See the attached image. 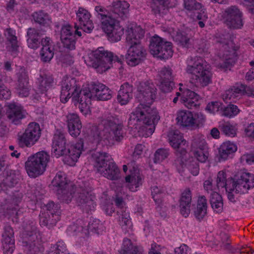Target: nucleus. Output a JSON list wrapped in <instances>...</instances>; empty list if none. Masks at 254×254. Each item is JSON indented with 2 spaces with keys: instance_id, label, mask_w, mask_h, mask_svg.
<instances>
[{
  "instance_id": "1",
  "label": "nucleus",
  "mask_w": 254,
  "mask_h": 254,
  "mask_svg": "<svg viewBox=\"0 0 254 254\" xmlns=\"http://www.w3.org/2000/svg\"><path fill=\"white\" fill-rule=\"evenodd\" d=\"M90 136L97 143L103 140L106 144H114L124 138L123 125L114 119H103L98 126H92Z\"/></svg>"
},
{
  "instance_id": "2",
  "label": "nucleus",
  "mask_w": 254,
  "mask_h": 254,
  "mask_svg": "<svg viewBox=\"0 0 254 254\" xmlns=\"http://www.w3.org/2000/svg\"><path fill=\"white\" fill-rule=\"evenodd\" d=\"M66 145L64 133L61 129H57L52 139V153L57 158L64 156V164L74 166L79 158V143L71 144L68 149Z\"/></svg>"
},
{
  "instance_id": "3",
  "label": "nucleus",
  "mask_w": 254,
  "mask_h": 254,
  "mask_svg": "<svg viewBox=\"0 0 254 254\" xmlns=\"http://www.w3.org/2000/svg\"><path fill=\"white\" fill-rule=\"evenodd\" d=\"M85 63L89 66L97 69V72L102 73L111 67L113 62L122 63L124 57L114 56L113 54L105 50L103 47H99L86 57H83Z\"/></svg>"
},
{
  "instance_id": "4",
  "label": "nucleus",
  "mask_w": 254,
  "mask_h": 254,
  "mask_svg": "<svg viewBox=\"0 0 254 254\" xmlns=\"http://www.w3.org/2000/svg\"><path fill=\"white\" fill-rule=\"evenodd\" d=\"M94 168L97 172L111 180L119 178L120 170L113 159L108 153L96 152L92 155Z\"/></svg>"
},
{
  "instance_id": "5",
  "label": "nucleus",
  "mask_w": 254,
  "mask_h": 254,
  "mask_svg": "<svg viewBox=\"0 0 254 254\" xmlns=\"http://www.w3.org/2000/svg\"><path fill=\"white\" fill-rule=\"evenodd\" d=\"M136 86L139 102L138 106L150 112L151 116L157 117L159 115L157 110L151 108L157 94V88L154 84L150 80H139L136 82Z\"/></svg>"
},
{
  "instance_id": "6",
  "label": "nucleus",
  "mask_w": 254,
  "mask_h": 254,
  "mask_svg": "<svg viewBox=\"0 0 254 254\" xmlns=\"http://www.w3.org/2000/svg\"><path fill=\"white\" fill-rule=\"evenodd\" d=\"M52 185L56 188L58 198L68 203L76 191V187L68 180L64 173L58 172L52 182Z\"/></svg>"
},
{
  "instance_id": "7",
  "label": "nucleus",
  "mask_w": 254,
  "mask_h": 254,
  "mask_svg": "<svg viewBox=\"0 0 254 254\" xmlns=\"http://www.w3.org/2000/svg\"><path fill=\"white\" fill-rule=\"evenodd\" d=\"M49 155L45 151L39 152L28 158L25 167L28 176L35 178L43 174L46 170Z\"/></svg>"
},
{
  "instance_id": "8",
  "label": "nucleus",
  "mask_w": 254,
  "mask_h": 254,
  "mask_svg": "<svg viewBox=\"0 0 254 254\" xmlns=\"http://www.w3.org/2000/svg\"><path fill=\"white\" fill-rule=\"evenodd\" d=\"M177 124L182 127L194 129L199 127L205 122V117L201 113L188 110H180L177 113Z\"/></svg>"
},
{
  "instance_id": "9",
  "label": "nucleus",
  "mask_w": 254,
  "mask_h": 254,
  "mask_svg": "<svg viewBox=\"0 0 254 254\" xmlns=\"http://www.w3.org/2000/svg\"><path fill=\"white\" fill-rule=\"evenodd\" d=\"M188 73L194 75L196 79H211L213 73L210 66L200 57H191L187 68Z\"/></svg>"
},
{
  "instance_id": "10",
  "label": "nucleus",
  "mask_w": 254,
  "mask_h": 254,
  "mask_svg": "<svg viewBox=\"0 0 254 254\" xmlns=\"http://www.w3.org/2000/svg\"><path fill=\"white\" fill-rule=\"evenodd\" d=\"M82 91L83 94L90 99L95 97L98 100L105 101L112 98L111 90L105 85L100 83L98 81H92L80 90V93Z\"/></svg>"
},
{
  "instance_id": "11",
  "label": "nucleus",
  "mask_w": 254,
  "mask_h": 254,
  "mask_svg": "<svg viewBox=\"0 0 254 254\" xmlns=\"http://www.w3.org/2000/svg\"><path fill=\"white\" fill-rule=\"evenodd\" d=\"M147 110L138 106L135 111L131 113L130 118L128 122V126L130 128H137V125L138 122H142L143 124L146 125H154L157 123L160 119V117L157 115V117L154 116H151L150 112H148Z\"/></svg>"
},
{
  "instance_id": "12",
  "label": "nucleus",
  "mask_w": 254,
  "mask_h": 254,
  "mask_svg": "<svg viewBox=\"0 0 254 254\" xmlns=\"http://www.w3.org/2000/svg\"><path fill=\"white\" fill-rule=\"evenodd\" d=\"M41 133L39 125L35 122L30 123L23 133L18 134V143L21 147H31L38 140Z\"/></svg>"
},
{
  "instance_id": "13",
  "label": "nucleus",
  "mask_w": 254,
  "mask_h": 254,
  "mask_svg": "<svg viewBox=\"0 0 254 254\" xmlns=\"http://www.w3.org/2000/svg\"><path fill=\"white\" fill-rule=\"evenodd\" d=\"M234 190L237 193H245L254 187V175L240 170L233 177Z\"/></svg>"
},
{
  "instance_id": "14",
  "label": "nucleus",
  "mask_w": 254,
  "mask_h": 254,
  "mask_svg": "<svg viewBox=\"0 0 254 254\" xmlns=\"http://www.w3.org/2000/svg\"><path fill=\"white\" fill-rule=\"evenodd\" d=\"M224 23L230 28L239 29L243 25L242 13L235 6L226 8L222 14Z\"/></svg>"
},
{
  "instance_id": "15",
  "label": "nucleus",
  "mask_w": 254,
  "mask_h": 254,
  "mask_svg": "<svg viewBox=\"0 0 254 254\" xmlns=\"http://www.w3.org/2000/svg\"><path fill=\"white\" fill-rule=\"evenodd\" d=\"M103 30L106 34L109 40L112 42L120 41L124 34V29L119 23V21L116 18L110 21H103Z\"/></svg>"
},
{
  "instance_id": "16",
  "label": "nucleus",
  "mask_w": 254,
  "mask_h": 254,
  "mask_svg": "<svg viewBox=\"0 0 254 254\" xmlns=\"http://www.w3.org/2000/svg\"><path fill=\"white\" fill-rule=\"evenodd\" d=\"M128 46L129 48L124 60H125L126 63L130 66H135L140 64L145 58L146 51L140 42Z\"/></svg>"
},
{
  "instance_id": "17",
  "label": "nucleus",
  "mask_w": 254,
  "mask_h": 254,
  "mask_svg": "<svg viewBox=\"0 0 254 254\" xmlns=\"http://www.w3.org/2000/svg\"><path fill=\"white\" fill-rule=\"evenodd\" d=\"M234 45L233 42L230 40L223 46L225 51L223 55L225 61L220 64V68L226 70L235 64L237 60L236 51L238 47H235Z\"/></svg>"
},
{
  "instance_id": "18",
  "label": "nucleus",
  "mask_w": 254,
  "mask_h": 254,
  "mask_svg": "<svg viewBox=\"0 0 254 254\" xmlns=\"http://www.w3.org/2000/svg\"><path fill=\"white\" fill-rule=\"evenodd\" d=\"M2 246L4 254H12L15 248L14 232L12 227L6 225L2 234Z\"/></svg>"
},
{
  "instance_id": "19",
  "label": "nucleus",
  "mask_w": 254,
  "mask_h": 254,
  "mask_svg": "<svg viewBox=\"0 0 254 254\" xmlns=\"http://www.w3.org/2000/svg\"><path fill=\"white\" fill-rule=\"evenodd\" d=\"M192 192L190 188L185 189L181 193L179 200L180 213L185 218L190 213Z\"/></svg>"
},
{
  "instance_id": "20",
  "label": "nucleus",
  "mask_w": 254,
  "mask_h": 254,
  "mask_svg": "<svg viewBox=\"0 0 254 254\" xmlns=\"http://www.w3.org/2000/svg\"><path fill=\"white\" fill-rule=\"evenodd\" d=\"M72 27L69 25H64L61 30L62 43L64 48L69 50L75 49V39Z\"/></svg>"
},
{
  "instance_id": "21",
  "label": "nucleus",
  "mask_w": 254,
  "mask_h": 254,
  "mask_svg": "<svg viewBox=\"0 0 254 254\" xmlns=\"http://www.w3.org/2000/svg\"><path fill=\"white\" fill-rule=\"evenodd\" d=\"M9 111L7 114L9 121L15 125H19L21 120L26 117V112L21 106L15 104L9 105Z\"/></svg>"
},
{
  "instance_id": "22",
  "label": "nucleus",
  "mask_w": 254,
  "mask_h": 254,
  "mask_svg": "<svg viewBox=\"0 0 254 254\" xmlns=\"http://www.w3.org/2000/svg\"><path fill=\"white\" fill-rule=\"evenodd\" d=\"M42 48L40 52L41 60L44 62H49L54 57V46L49 37L43 38L41 41Z\"/></svg>"
},
{
  "instance_id": "23",
  "label": "nucleus",
  "mask_w": 254,
  "mask_h": 254,
  "mask_svg": "<svg viewBox=\"0 0 254 254\" xmlns=\"http://www.w3.org/2000/svg\"><path fill=\"white\" fill-rule=\"evenodd\" d=\"M129 6V4L126 1H114L112 3L111 15L116 19L119 17L123 18L128 13Z\"/></svg>"
},
{
  "instance_id": "24",
  "label": "nucleus",
  "mask_w": 254,
  "mask_h": 254,
  "mask_svg": "<svg viewBox=\"0 0 254 254\" xmlns=\"http://www.w3.org/2000/svg\"><path fill=\"white\" fill-rule=\"evenodd\" d=\"M68 131L73 137L79 135V117L76 114H69L66 116Z\"/></svg>"
},
{
  "instance_id": "25",
  "label": "nucleus",
  "mask_w": 254,
  "mask_h": 254,
  "mask_svg": "<svg viewBox=\"0 0 254 254\" xmlns=\"http://www.w3.org/2000/svg\"><path fill=\"white\" fill-rule=\"evenodd\" d=\"M144 36V31L137 27H127L126 29V43L127 45H134L140 42Z\"/></svg>"
},
{
  "instance_id": "26",
  "label": "nucleus",
  "mask_w": 254,
  "mask_h": 254,
  "mask_svg": "<svg viewBox=\"0 0 254 254\" xmlns=\"http://www.w3.org/2000/svg\"><path fill=\"white\" fill-rule=\"evenodd\" d=\"M170 145L174 149L180 150L186 144V141L184 139L183 134L178 130H170L168 134Z\"/></svg>"
},
{
  "instance_id": "27",
  "label": "nucleus",
  "mask_w": 254,
  "mask_h": 254,
  "mask_svg": "<svg viewBox=\"0 0 254 254\" xmlns=\"http://www.w3.org/2000/svg\"><path fill=\"white\" fill-rule=\"evenodd\" d=\"M25 251L27 254H39L43 251L42 245L35 235L30 236Z\"/></svg>"
},
{
  "instance_id": "28",
  "label": "nucleus",
  "mask_w": 254,
  "mask_h": 254,
  "mask_svg": "<svg viewBox=\"0 0 254 254\" xmlns=\"http://www.w3.org/2000/svg\"><path fill=\"white\" fill-rule=\"evenodd\" d=\"M226 177V174L225 172L221 171L218 172L216 179L217 188H225L226 191L234 190L233 178L230 177L227 179Z\"/></svg>"
},
{
  "instance_id": "29",
  "label": "nucleus",
  "mask_w": 254,
  "mask_h": 254,
  "mask_svg": "<svg viewBox=\"0 0 254 254\" xmlns=\"http://www.w3.org/2000/svg\"><path fill=\"white\" fill-rule=\"evenodd\" d=\"M40 224L43 226H47L49 228L55 225L57 222L60 219V215L58 213L50 212H45L39 215Z\"/></svg>"
},
{
  "instance_id": "30",
  "label": "nucleus",
  "mask_w": 254,
  "mask_h": 254,
  "mask_svg": "<svg viewBox=\"0 0 254 254\" xmlns=\"http://www.w3.org/2000/svg\"><path fill=\"white\" fill-rule=\"evenodd\" d=\"M91 15L86 9L80 7V29L86 33H90L94 28Z\"/></svg>"
},
{
  "instance_id": "31",
  "label": "nucleus",
  "mask_w": 254,
  "mask_h": 254,
  "mask_svg": "<svg viewBox=\"0 0 254 254\" xmlns=\"http://www.w3.org/2000/svg\"><path fill=\"white\" fill-rule=\"evenodd\" d=\"M207 201L204 196L198 197L196 207L194 211L195 218L200 221L207 214Z\"/></svg>"
},
{
  "instance_id": "32",
  "label": "nucleus",
  "mask_w": 254,
  "mask_h": 254,
  "mask_svg": "<svg viewBox=\"0 0 254 254\" xmlns=\"http://www.w3.org/2000/svg\"><path fill=\"white\" fill-rule=\"evenodd\" d=\"M121 254H142L138 246L132 243L131 240L124 238L121 249Z\"/></svg>"
},
{
  "instance_id": "33",
  "label": "nucleus",
  "mask_w": 254,
  "mask_h": 254,
  "mask_svg": "<svg viewBox=\"0 0 254 254\" xmlns=\"http://www.w3.org/2000/svg\"><path fill=\"white\" fill-rule=\"evenodd\" d=\"M218 127L221 132L227 136L234 137L237 135L238 129L236 125L229 121L220 122Z\"/></svg>"
},
{
  "instance_id": "34",
  "label": "nucleus",
  "mask_w": 254,
  "mask_h": 254,
  "mask_svg": "<svg viewBox=\"0 0 254 254\" xmlns=\"http://www.w3.org/2000/svg\"><path fill=\"white\" fill-rule=\"evenodd\" d=\"M236 144L229 141L223 143L219 149L220 158L223 160L227 159L228 156L237 151Z\"/></svg>"
},
{
  "instance_id": "35",
  "label": "nucleus",
  "mask_w": 254,
  "mask_h": 254,
  "mask_svg": "<svg viewBox=\"0 0 254 254\" xmlns=\"http://www.w3.org/2000/svg\"><path fill=\"white\" fill-rule=\"evenodd\" d=\"M243 89L240 87V84H236L227 90L222 95L224 101L227 102L228 100H234L240 95H242Z\"/></svg>"
},
{
  "instance_id": "36",
  "label": "nucleus",
  "mask_w": 254,
  "mask_h": 254,
  "mask_svg": "<svg viewBox=\"0 0 254 254\" xmlns=\"http://www.w3.org/2000/svg\"><path fill=\"white\" fill-rule=\"evenodd\" d=\"M166 40L157 35L154 36L150 39L149 49L150 53L154 56L158 57L160 51L159 49L162 46Z\"/></svg>"
},
{
  "instance_id": "37",
  "label": "nucleus",
  "mask_w": 254,
  "mask_h": 254,
  "mask_svg": "<svg viewBox=\"0 0 254 254\" xmlns=\"http://www.w3.org/2000/svg\"><path fill=\"white\" fill-rule=\"evenodd\" d=\"M15 90V92L19 97H28L30 90V86L28 80H16Z\"/></svg>"
},
{
  "instance_id": "38",
  "label": "nucleus",
  "mask_w": 254,
  "mask_h": 254,
  "mask_svg": "<svg viewBox=\"0 0 254 254\" xmlns=\"http://www.w3.org/2000/svg\"><path fill=\"white\" fill-rule=\"evenodd\" d=\"M187 150L185 148H181L177 150V157L175 160L174 164L180 173L183 171L184 168L186 166V162L187 159Z\"/></svg>"
},
{
  "instance_id": "39",
  "label": "nucleus",
  "mask_w": 254,
  "mask_h": 254,
  "mask_svg": "<svg viewBox=\"0 0 254 254\" xmlns=\"http://www.w3.org/2000/svg\"><path fill=\"white\" fill-rule=\"evenodd\" d=\"M210 203L212 208L216 212H221L223 210V202L221 195L216 191L211 193Z\"/></svg>"
},
{
  "instance_id": "40",
  "label": "nucleus",
  "mask_w": 254,
  "mask_h": 254,
  "mask_svg": "<svg viewBox=\"0 0 254 254\" xmlns=\"http://www.w3.org/2000/svg\"><path fill=\"white\" fill-rule=\"evenodd\" d=\"M27 44L29 48L37 49L39 44V39L40 35L37 30L34 28H29L28 30Z\"/></svg>"
},
{
  "instance_id": "41",
  "label": "nucleus",
  "mask_w": 254,
  "mask_h": 254,
  "mask_svg": "<svg viewBox=\"0 0 254 254\" xmlns=\"http://www.w3.org/2000/svg\"><path fill=\"white\" fill-rule=\"evenodd\" d=\"M159 51L160 52L158 54V58L161 59H168L172 57L173 54L172 43L165 40Z\"/></svg>"
},
{
  "instance_id": "42",
  "label": "nucleus",
  "mask_w": 254,
  "mask_h": 254,
  "mask_svg": "<svg viewBox=\"0 0 254 254\" xmlns=\"http://www.w3.org/2000/svg\"><path fill=\"white\" fill-rule=\"evenodd\" d=\"M95 11L97 17L101 20V26H103V21H110V20L114 19L113 15L111 13L109 14L108 11L103 6H96Z\"/></svg>"
},
{
  "instance_id": "43",
  "label": "nucleus",
  "mask_w": 254,
  "mask_h": 254,
  "mask_svg": "<svg viewBox=\"0 0 254 254\" xmlns=\"http://www.w3.org/2000/svg\"><path fill=\"white\" fill-rule=\"evenodd\" d=\"M34 20L40 24L48 25L51 23V18L49 15L42 11L35 12L33 14Z\"/></svg>"
},
{
  "instance_id": "44",
  "label": "nucleus",
  "mask_w": 254,
  "mask_h": 254,
  "mask_svg": "<svg viewBox=\"0 0 254 254\" xmlns=\"http://www.w3.org/2000/svg\"><path fill=\"white\" fill-rule=\"evenodd\" d=\"M5 35L11 44V52H13V54H15L18 50V45L15 31L10 28L7 29L5 32Z\"/></svg>"
},
{
  "instance_id": "45",
  "label": "nucleus",
  "mask_w": 254,
  "mask_h": 254,
  "mask_svg": "<svg viewBox=\"0 0 254 254\" xmlns=\"http://www.w3.org/2000/svg\"><path fill=\"white\" fill-rule=\"evenodd\" d=\"M119 215V222L122 229L127 230V228L131 226V222L129 214L125 211L122 210L121 212L118 211Z\"/></svg>"
},
{
  "instance_id": "46",
  "label": "nucleus",
  "mask_w": 254,
  "mask_h": 254,
  "mask_svg": "<svg viewBox=\"0 0 254 254\" xmlns=\"http://www.w3.org/2000/svg\"><path fill=\"white\" fill-rule=\"evenodd\" d=\"M222 115L223 116L228 117L229 118H232L240 112V110L238 107L233 104H229L227 106L221 108Z\"/></svg>"
},
{
  "instance_id": "47",
  "label": "nucleus",
  "mask_w": 254,
  "mask_h": 254,
  "mask_svg": "<svg viewBox=\"0 0 254 254\" xmlns=\"http://www.w3.org/2000/svg\"><path fill=\"white\" fill-rule=\"evenodd\" d=\"M166 5L167 0H155L154 3L151 6L152 10L155 15H161L166 10Z\"/></svg>"
},
{
  "instance_id": "48",
  "label": "nucleus",
  "mask_w": 254,
  "mask_h": 254,
  "mask_svg": "<svg viewBox=\"0 0 254 254\" xmlns=\"http://www.w3.org/2000/svg\"><path fill=\"white\" fill-rule=\"evenodd\" d=\"M70 86V83L66 82V80H64V82H62L60 99L61 102L63 103H66L71 97L70 93H69Z\"/></svg>"
},
{
  "instance_id": "49",
  "label": "nucleus",
  "mask_w": 254,
  "mask_h": 254,
  "mask_svg": "<svg viewBox=\"0 0 254 254\" xmlns=\"http://www.w3.org/2000/svg\"><path fill=\"white\" fill-rule=\"evenodd\" d=\"M169 150L165 148L158 149L154 154V162L160 163L166 159L169 155Z\"/></svg>"
},
{
  "instance_id": "50",
  "label": "nucleus",
  "mask_w": 254,
  "mask_h": 254,
  "mask_svg": "<svg viewBox=\"0 0 254 254\" xmlns=\"http://www.w3.org/2000/svg\"><path fill=\"white\" fill-rule=\"evenodd\" d=\"M66 246L63 241H59L54 245H51L50 251L47 254H60V253H63L66 251Z\"/></svg>"
},
{
  "instance_id": "51",
  "label": "nucleus",
  "mask_w": 254,
  "mask_h": 254,
  "mask_svg": "<svg viewBox=\"0 0 254 254\" xmlns=\"http://www.w3.org/2000/svg\"><path fill=\"white\" fill-rule=\"evenodd\" d=\"M173 38L175 42L183 47H188L189 44L190 38L184 32H177Z\"/></svg>"
},
{
  "instance_id": "52",
  "label": "nucleus",
  "mask_w": 254,
  "mask_h": 254,
  "mask_svg": "<svg viewBox=\"0 0 254 254\" xmlns=\"http://www.w3.org/2000/svg\"><path fill=\"white\" fill-rule=\"evenodd\" d=\"M199 98L186 99L185 97H181L180 101L184 106L188 109H192L197 108L199 106Z\"/></svg>"
},
{
  "instance_id": "53",
  "label": "nucleus",
  "mask_w": 254,
  "mask_h": 254,
  "mask_svg": "<svg viewBox=\"0 0 254 254\" xmlns=\"http://www.w3.org/2000/svg\"><path fill=\"white\" fill-rule=\"evenodd\" d=\"M53 80H38L37 84L38 91L40 93L47 92L53 85Z\"/></svg>"
},
{
  "instance_id": "54",
  "label": "nucleus",
  "mask_w": 254,
  "mask_h": 254,
  "mask_svg": "<svg viewBox=\"0 0 254 254\" xmlns=\"http://www.w3.org/2000/svg\"><path fill=\"white\" fill-rule=\"evenodd\" d=\"M159 89L163 92L168 93L171 92L175 86V83L171 80H161L159 84Z\"/></svg>"
},
{
  "instance_id": "55",
  "label": "nucleus",
  "mask_w": 254,
  "mask_h": 254,
  "mask_svg": "<svg viewBox=\"0 0 254 254\" xmlns=\"http://www.w3.org/2000/svg\"><path fill=\"white\" fill-rule=\"evenodd\" d=\"M184 4L185 8L188 10L200 9L202 6L201 4L195 0H184Z\"/></svg>"
},
{
  "instance_id": "56",
  "label": "nucleus",
  "mask_w": 254,
  "mask_h": 254,
  "mask_svg": "<svg viewBox=\"0 0 254 254\" xmlns=\"http://www.w3.org/2000/svg\"><path fill=\"white\" fill-rule=\"evenodd\" d=\"M18 179L15 174L10 172L9 175H7L3 180V184L6 187L11 188L14 187L18 183Z\"/></svg>"
},
{
  "instance_id": "57",
  "label": "nucleus",
  "mask_w": 254,
  "mask_h": 254,
  "mask_svg": "<svg viewBox=\"0 0 254 254\" xmlns=\"http://www.w3.org/2000/svg\"><path fill=\"white\" fill-rule=\"evenodd\" d=\"M21 194H17L13 195L11 197L10 204L11 206H9V209L12 210L16 211L18 208V204L22 200Z\"/></svg>"
},
{
  "instance_id": "58",
  "label": "nucleus",
  "mask_w": 254,
  "mask_h": 254,
  "mask_svg": "<svg viewBox=\"0 0 254 254\" xmlns=\"http://www.w3.org/2000/svg\"><path fill=\"white\" fill-rule=\"evenodd\" d=\"M126 182L129 183L132 185L135 186V188H138L140 185L142 184L141 180L142 178L141 177H136L135 175L130 174L125 178Z\"/></svg>"
},
{
  "instance_id": "59",
  "label": "nucleus",
  "mask_w": 254,
  "mask_h": 254,
  "mask_svg": "<svg viewBox=\"0 0 254 254\" xmlns=\"http://www.w3.org/2000/svg\"><path fill=\"white\" fill-rule=\"evenodd\" d=\"M220 238L222 243L221 247L224 249L230 250L231 246L229 242V236L224 232L220 234Z\"/></svg>"
},
{
  "instance_id": "60",
  "label": "nucleus",
  "mask_w": 254,
  "mask_h": 254,
  "mask_svg": "<svg viewBox=\"0 0 254 254\" xmlns=\"http://www.w3.org/2000/svg\"><path fill=\"white\" fill-rule=\"evenodd\" d=\"M119 91L124 94L127 95L128 96L132 98L133 86L128 82H126L121 85L120 90Z\"/></svg>"
},
{
  "instance_id": "61",
  "label": "nucleus",
  "mask_w": 254,
  "mask_h": 254,
  "mask_svg": "<svg viewBox=\"0 0 254 254\" xmlns=\"http://www.w3.org/2000/svg\"><path fill=\"white\" fill-rule=\"evenodd\" d=\"M221 105L220 102L212 101L207 105L206 110L211 113H215L219 110Z\"/></svg>"
},
{
  "instance_id": "62",
  "label": "nucleus",
  "mask_w": 254,
  "mask_h": 254,
  "mask_svg": "<svg viewBox=\"0 0 254 254\" xmlns=\"http://www.w3.org/2000/svg\"><path fill=\"white\" fill-rule=\"evenodd\" d=\"M204 149H198L195 151L194 155V157L197 160L201 162H205L208 158V153L205 152L204 151Z\"/></svg>"
},
{
  "instance_id": "63",
  "label": "nucleus",
  "mask_w": 254,
  "mask_h": 254,
  "mask_svg": "<svg viewBox=\"0 0 254 254\" xmlns=\"http://www.w3.org/2000/svg\"><path fill=\"white\" fill-rule=\"evenodd\" d=\"M206 145V141L199 137H195L192 140V146L198 149H204Z\"/></svg>"
},
{
  "instance_id": "64",
  "label": "nucleus",
  "mask_w": 254,
  "mask_h": 254,
  "mask_svg": "<svg viewBox=\"0 0 254 254\" xmlns=\"http://www.w3.org/2000/svg\"><path fill=\"white\" fill-rule=\"evenodd\" d=\"M88 227L91 232L99 234V230L102 227V224H100L98 220H95L89 223Z\"/></svg>"
}]
</instances>
